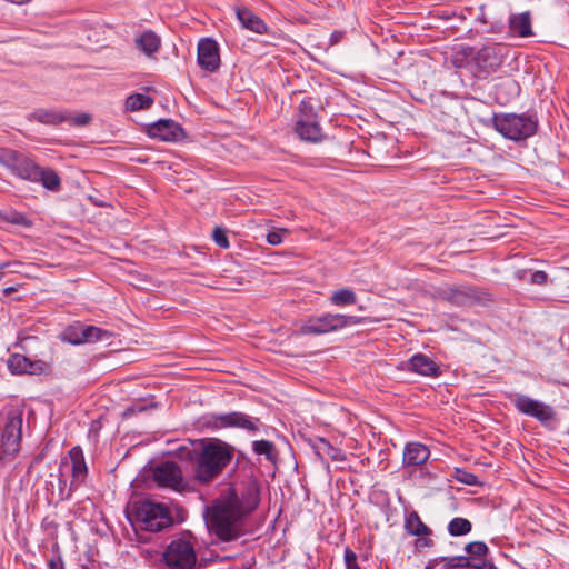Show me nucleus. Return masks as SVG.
<instances>
[{
    "instance_id": "nucleus-7",
    "label": "nucleus",
    "mask_w": 569,
    "mask_h": 569,
    "mask_svg": "<svg viewBox=\"0 0 569 569\" xmlns=\"http://www.w3.org/2000/svg\"><path fill=\"white\" fill-rule=\"evenodd\" d=\"M366 321V318L347 316L340 313H326L318 317H310L303 321L298 332L300 335H325L337 331L350 325H359Z\"/></svg>"
},
{
    "instance_id": "nucleus-8",
    "label": "nucleus",
    "mask_w": 569,
    "mask_h": 569,
    "mask_svg": "<svg viewBox=\"0 0 569 569\" xmlns=\"http://www.w3.org/2000/svg\"><path fill=\"white\" fill-rule=\"evenodd\" d=\"M509 49L502 43H487L472 56L478 79H486L490 73L496 72L503 63Z\"/></svg>"
},
{
    "instance_id": "nucleus-27",
    "label": "nucleus",
    "mask_w": 569,
    "mask_h": 569,
    "mask_svg": "<svg viewBox=\"0 0 569 569\" xmlns=\"http://www.w3.org/2000/svg\"><path fill=\"white\" fill-rule=\"evenodd\" d=\"M316 453L321 458H330L335 461H342L345 460V453L338 449L335 448L329 441L326 439H319L315 445Z\"/></svg>"
},
{
    "instance_id": "nucleus-26",
    "label": "nucleus",
    "mask_w": 569,
    "mask_h": 569,
    "mask_svg": "<svg viewBox=\"0 0 569 569\" xmlns=\"http://www.w3.org/2000/svg\"><path fill=\"white\" fill-rule=\"evenodd\" d=\"M154 102V99L144 93H131L127 97L124 108L127 111H138L149 109Z\"/></svg>"
},
{
    "instance_id": "nucleus-10",
    "label": "nucleus",
    "mask_w": 569,
    "mask_h": 569,
    "mask_svg": "<svg viewBox=\"0 0 569 569\" xmlns=\"http://www.w3.org/2000/svg\"><path fill=\"white\" fill-rule=\"evenodd\" d=\"M143 132L151 139L166 142L182 141L187 133L183 127L173 119H159L144 126Z\"/></svg>"
},
{
    "instance_id": "nucleus-24",
    "label": "nucleus",
    "mask_w": 569,
    "mask_h": 569,
    "mask_svg": "<svg viewBox=\"0 0 569 569\" xmlns=\"http://www.w3.org/2000/svg\"><path fill=\"white\" fill-rule=\"evenodd\" d=\"M520 83L515 79H506L496 84V99L500 104L520 96Z\"/></svg>"
},
{
    "instance_id": "nucleus-38",
    "label": "nucleus",
    "mask_w": 569,
    "mask_h": 569,
    "mask_svg": "<svg viewBox=\"0 0 569 569\" xmlns=\"http://www.w3.org/2000/svg\"><path fill=\"white\" fill-rule=\"evenodd\" d=\"M212 238L219 247H221L223 249L229 248V240H228L227 233L223 229H221L219 227L214 228V230L212 232Z\"/></svg>"
},
{
    "instance_id": "nucleus-31",
    "label": "nucleus",
    "mask_w": 569,
    "mask_h": 569,
    "mask_svg": "<svg viewBox=\"0 0 569 569\" xmlns=\"http://www.w3.org/2000/svg\"><path fill=\"white\" fill-rule=\"evenodd\" d=\"M357 300L356 293L348 288L335 291L330 297V302L335 306L353 305Z\"/></svg>"
},
{
    "instance_id": "nucleus-9",
    "label": "nucleus",
    "mask_w": 569,
    "mask_h": 569,
    "mask_svg": "<svg viewBox=\"0 0 569 569\" xmlns=\"http://www.w3.org/2000/svg\"><path fill=\"white\" fill-rule=\"evenodd\" d=\"M22 412H8L7 421L0 438V455L2 458L13 457L20 449L22 433Z\"/></svg>"
},
{
    "instance_id": "nucleus-39",
    "label": "nucleus",
    "mask_w": 569,
    "mask_h": 569,
    "mask_svg": "<svg viewBox=\"0 0 569 569\" xmlns=\"http://www.w3.org/2000/svg\"><path fill=\"white\" fill-rule=\"evenodd\" d=\"M283 233L288 234L289 231L287 229H280V230L270 231L267 234L268 243H270L272 246H278V244L282 243V241H283L282 234Z\"/></svg>"
},
{
    "instance_id": "nucleus-42",
    "label": "nucleus",
    "mask_w": 569,
    "mask_h": 569,
    "mask_svg": "<svg viewBox=\"0 0 569 569\" xmlns=\"http://www.w3.org/2000/svg\"><path fill=\"white\" fill-rule=\"evenodd\" d=\"M487 23V21L485 20ZM489 27L486 29L489 33H501L505 30V22L502 20H496L492 22H488Z\"/></svg>"
},
{
    "instance_id": "nucleus-18",
    "label": "nucleus",
    "mask_w": 569,
    "mask_h": 569,
    "mask_svg": "<svg viewBox=\"0 0 569 569\" xmlns=\"http://www.w3.org/2000/svg\"><path fill=\"white\" fill-rule=\"evenodd\" d=\"M431 108L433 116L446 123L456 121L458 114L463 109L461 102L456 97H443L435 102Z\"/></svg>"
},
{
    "instance_id": "nucleus-19",
    "label": "nucleus",
    "mask_w": 569,
    "mask_h": 569,
    "mask_svg": "<svg viewBox=\"0 0 569 569\" xmlns=\"http://www.w3.org/2000/svg\"><path fill=\"white\" fill-rule=\"evenodd\" d=\"M295 132L301 140L312 143L322 141L325 137L319 124V119L297 120L295 126Z\"/></svg>"
},
{
    "instance_id": "nucleus-44",
    "label": "nucleus",
    "mask_w": 569,
    "mask_h": 569,
    "mask_svg": "<svg viewBox=\"0 0 569 569\" xmlns=\"http://www.w3.org/2000/svg\"><path fill=\"white\" fill-rule=\"evenodd\" d=\"M548 276L543 271H536L530 277V282L533 284H543L547 282Z\"/></svg>"
},
{
    "instance_id": "nucleus-2",
    "label": "nucleus",
    "mask_w": 569,
    "mask_h": 569,
    "mask_svg": "<svg viewBox=\"0 0 569 569\" xmlns=\"http://www.w3.org/2000/svg\"><path fill=\"white\" fill-rule=\"evenodd\" d=\"M184 451L191 461L193 479L199 483H209L214 480L233 457L232 448L214 438L193 441L192 450L181 447V457Z\"/></svg>"
},
{
    "instance_id": "nucleus-37",
    "label": "nucleus",
    "mask_w": 569,
    "mask_h": 569,
    "mask_svg": "<svg viewBox=\"0 0 569 569\" xmlns=\"http://www.w3.org/2000/svg\"><path fill=\"white\" fill-rule=\"evenodd\" d=\"M465 550L470 555L481 557L488 552V547L482 541H473V542L467 543L465 547Z\"/></svg>"
},
{
    "instance_id": "nucleus-1",
    "label": "nucleus",
    "mask_w": 569,
    "mask_h": 569,
    "mask_svg": "<svg viewBox=\"0 0 569 569\" xmlns=\"http://www.w3.org/2000/svg\"><path fill=\"white\" fill-rule=\"evenodd\" d=\"M253 508L244 506L236 491L229 490L207 509V527L219 541H234L246 532L243 518Z\"/></svg>"
},
{
    "instance_id": "nucleus-28",
    "label": "nucleus",
    "mask_w": 569,
    "mask_h": 569,
    "mask_svg": "<svg viewBox=\"0 0 569 569\" xmlns=\"http://www.w3.org/2000/svg\"><path fill=\"white\" fill-rule=\"evenodd\" d=\"M405 528L412 536H427L430 529L421 521L417 512H411L405 521Z\"/></svg>"
},
{
    "instance_id": "nucleus-6",
    "label": "nucleus",
    "mask_w": 569,
    "mask_h": 569,
    "mask_svg": "<svg viewBox=\"0 0 569 569\" xmlns=\"http://www.w3.org/2000/svg\"><path fill=\"white\" fill-rule=\"evenodd\" d=\"M132 521L138 529L158 532L168 528L172 518L166 506L146 500L136 503Z\"/></svg>"
},
{
    "instance_id": "nucleus-33",
    "label": "nucleus",
    "mask_w": 569,
    "mask_h": 569,
    "mask_svg": "<svg viewBox=\"0 0 569 569\" xmlns=\"http://www.w3.org/2000/svg\"><path fill=\"white\" fill-rule=\"evenodd\" d=\"M445 562L446 569H457V568H470L476 569L475 566H481V561L471 562L465 556L451 557V558H442Z\"/></svg>"
},
{
    "instance_id": "nucleus-43",
    "label": "nucleus",
    "mask_w": 569,
    "mask_h": 569,
    "mask_svg": "<svg viewBox=\"0 0 569 569\" xmlns=\"http://www.w3.org/2000/svg\"><path fill=\"white\" fill-rule=\"evenodd\" d=\"M41 182L42 187L49 191H57L60 188V180H33Z\"/></svg>"
},
{
    "instance_id": "nucleus-36",
    "label": "nucleus",
    "mask_w": 569,
    "mask_h": 569,
    "mask_svg": "<svg viewBox=\"0 0 569 569\" xmlns=\"http://www.w3.org/2000/svg\"><path fill=\"white\" fill-rule=\"evenodd\" d=\"M92 121V116L87 112H80L76 116H70L66 122H69L70 126L73 127H84L88 126Z\"/></svg>"
},
{
    "instance_id": "nucleus-17",
    "label": "nucleus",
    "mask_w": 569,
    "mask_h": 569,
    "mask_svg": "<svg viewBox=\"0 0 569 569\" xmlns=\"http://www.w3.org/2000/svg\"><path fill=\"white\" fill-rule=\"evenodd\" d=\"M214 428L237 427L246 430L253 431L258 428V419L250 418L241 412H230L219 416H213Z\"/></svg>"
},
{
    "instance_id": "nucleus-40",
    "label": "nucleus",
    "mask_w": 569,
    "mask_h": 569,
    "mask_svg": "<svg viewBox=\"0 0 569 569\" xmlns=\"http://www.w3.org/2000/svg\"><path fill=\"white\" fill-rule=\"evenodd\" d=\"M456 479L458 481L469 485V486L477 483V477L473 473L467 472L465 470L457 469L456 470Z\"/></svg>"
},
{
    "instance_id": "nucleus-5",
    "label": "nucleus",
    "mask_w": 569,
    "mask_h": 569,
    "mask_svg": "<svg viewBox=\"0 0 569 569\" xmlns=\"http://www.w3.org/2000/svg\"><path fill=\"white\" fill-rule=\"evenodd\" d=\"M194 547V538L189 533L173 539L163 551L164 566L168 569H200Z\"/></svg>"
},
{
    "instance_id": "nucleus-14",
    "label": "nucleus",
    "mask_w": 569,
    "mask_h": 569,
    "mask_svg": "<svg viewBox=\"0 0 569 569\" xmlns=\"http://www.w3.org/2000/svg\"><path fill=\"white\" fill-rule=\"evenodd\" d=\"M61 473L71 471V486H79L87 477V465L84 462L83 452L79 447H73L69 451V456L61 461Z\"/></svg>"
},
{
    "instance_id": "nucleus-3",
    "label": "nucleus",
    "mask_w": 569,
    "mask_h": 569,
    "mask_svg": "<svg viewBox=\"0 0 569 569\" xmlns=\"http://www.w3.org/2000/svg\"><path fill=\"white\" fill-rule=\"evenodd\" d=\"M486 127H492L503 138L522 142L533 137L539 129L538 112L528 109L526 112H495L487 119H481Z\"/></svg>"
},
{
    "instance_id": "nucleus-16",
    "label": "nucleus",
    "mask_w": 569,
    "mask_h": 569,
    "mask_svg": "<svg viewBox=\"0 0 569 569\" xmlns=\"http://www.w3.org/2000/svg\"><path fill=\"white\" fill-rule=\"evenodd\" d=\"M236 17L243 29L258 34H269L270 28L266 21L254 13L250 8L244 6H237L234 8Z\"/></svg>"
},
{
    "instance_id": "nucleus-45",
    "label": "nucleus",
    "mask_w": 569,
    "mask_h": 569,
    "mask_svg": "<svg viewBox=\"0 0 569 569\" xmlns=\"http://www.w3.org/2000/svg\"><path fill=\"white\" fill-rule=\"evenodd\" d=\"M346 37V31L335 30L329 38V46L339 43Z\"/></svg>"
},
{
    "instance_id": "nucleus-4",
    "label": "nucleus",
    "mask_w": 569,
    "mask_h": 569,
    "mask_svg": "<svg viewBox=\"0 0 569 569\" xmlns=\"http://www.w3.org/2000/svg\"><path fill=\"white\" fill-rule=\"evenodd\" d=\"M0 163L17 178H59L49 167H41L27 153L11 149H0Z\"/></svg>"
},
{
    "instance_id": "nucleus-13",
    "label": "nucleus",
    "mask_w": 569,
    "mask_h": 569,
    "mask_svg": "<svg viewBox=\"0 0 569 569\" xmlns=\"http://www.w3.org/2000/svg\"><path fill=\"white\" fill-rule=\"evenodd\" d=\"M8 368L11 373L14 375H41L47 373L50 370V363L44 360L31 361L23 355L13 353L8 359Z\"/></svg>"
},
{
    "instance_id": "nucleus-15",
    "label": "nucleus",
    "mask_w": 569,
    "mask_h": 569,
    "mask_svg": "<svg viewBox=\"0 0 569 569\" xmlns=\"http://www.w3.org/2000/svg\"><path fill=\"white\" fill-rule=\"evenodd\" d=\"M153 479L160 487L179 490L182 487V472L174 462H163L153 470Z\"/></svg>"
},
{
    "instance_id": "nucleus-47",
    "label": "nucleus",
    "mask_w": 569,
    "mask_h": 569,
    "mask_svg": "<svg viewBox=\"0 0 569 569\" xmlns=\"http://www.w3.org/2000/svg\"><path fill=\"white\" fill-rule=\"evenodd\" d=\"M12 222H13V223H17V224H28L26 217L20 216V214H19V216H16V217L12 219Z\"/></svg>"
},
{
    "instance_id": "nucleus-12",
    "label": "nucleus",
    "mask_w": 569,
    "mask_h": 569,
    "mask_svg": "<svg viewBox=\"0 0 569 569\" xmlns=\"http://www.w3.org/2000/svg\"><path fill=\"white\" fill-rule=\"evenodd\" d=\"M512 402L521 413L535 417L540 422H549L556 417V413L550 406L528 396L515 395L512 397Z\"/></svg>"
},
{
    "instance_id": "nucleus-20",
    "label": "nucleus",
    "mask_w": 569,
    "mask_h": 569,
    "mask_svg": "<svg viewBox=\"0 0 569 569\" xmlns=\"http://www.w3.org/2000/svg\"><path fill=\"white\" fill-rule=\"evenodd\" d=\"M406 368L421 376L439 375V368L435 361L422 353L412 356L407 362Z\"/></svg>"
},
{
    "instance_id": "nucleus-34",
    "label": "nucleus",
    "mask_w": 569,
    "mask_h": 569,
    "mask_svg": "<svg viewBox=\"0 0 569 569\" xmlns=\"http://www.w3.org/2000/svg\"><path fill=\"white\" fill-rule=\"evenodd\" d=\"M451 536H462L471 530V522L465 518H453L448 526Z\"/></svg>"
},
{
    "instance_id": "nucleus-48",
    "label": "nucleus",
    "mask_w": 569,
    "mask_h": 569,
    "mask_svg": "<svg viewBox=\"0 0 569 569\" xmlns=\"http://www.w3.org/2000/svg\"><path fill=\"white\" fill-rule=\"evenodd\" d=\"M16 290H17V288H16V287H8V288H6V289L3 290V293H4V295H9V293H11V292H13V291H16Z\"/></svg>"
},
{
    "instance_id": "nucleus-23",
    "label": "nucleus",
    "mask_w": 569,
    "mask_h": 569,
    "mask_svg": "<svg viewBox=\"0 0 569 569\" xmlns=\"http://www.w3.org/2000/svg\"><path fill=\"white\" fill-rule=\"evenodd\" d=\"M430 451L428 447L419 442H410L403 450V465L419 466L428 460Z\"/></svg>"
},
{
    "instance_id": "nucleus-11",
    "label": "nucleus",
    "mask_w": 569,
    "mask_h": 569,
    "mask_svg": "<svg viewBox=\"0 0 569 569\" xmlns=\"http://www.w3.org/2000/svg\"><path fill=\"white\" fill-rule=\"evenodd\" d=\"M197 63L201 70L214 73L219 70L220 48L216 39L211 37L201 38L197 47Z\"/></svg>"
},
{
    "instance_id": "nucleus-30",
    "label": "nucleus",
    "mask_w": 569,
    "mask_h": 569,
    "mask_svg": "<svg viewBox=\"0 0 569 569\" xmlns=\"http://www.w3.org/2000/svg\"><path fill=\"white\" fill-rule=\"evenodd\" d=\"M312 100L313 99L311 97H307L300 101L298 108V120L319 119L318 112L316 110L315 104L312 103Z\"/></svg>"
},
{
    "instance_id": "nucleus-49",
    "label": "nucleus",
    "mask_w": 569,
    "mask_h": 569,
    "mask_svg": "<svg viewBox=\"0 0 569 569\" xmlns=\"http://www.w3.org/2000/svg\"><path fill=\"white\" fill-rule=\"evenodd\" d=\"M423 546H430L431 545V540L430 539H423V540H420Z\"/></svg>"
},
{
    "instance_id": "nucleus-35",
    "label": "nucleus",
    "mask_w": 569,
    "mask_h": 569,
    "mask_svg": "<svg viewBox=\"0 0 569 569\" xmlns=\"http://www.w3.org/2000/svg\"><path fill=\"white\" fill-rule=\"evenodd\" d=\"M63 340L72 343V345H80V343H82V339H81V325L69 327L63 332Z\"/></svg>"
},
{
    "instance_id": "nucleus-29",
    "label": "nucleus",
    "mask_w": 569,
    "mask_h": 569,
    "mask_svg": "<svg viewBox=\"0 0 569 569\" xmlns=\"http://www.w3.org/2000/svg\"><path fill=\"white\" fill-rule=\"evenodd\" d=\"M111 337V333L102 330L94 326H82L81 325V339L82 343L96 342L100 340H108Z\"/></svg>"
},
{
    "instance_id": "nucleus-41",
    "label": "nucleus",
    "mask_w": 569,
    "mask_h": 569,
    "mask_svg": "<svg viewBox=\"0 0 569 569\" xmlns=\"http://www.w3.org/2000/svg\"><path fill=\"white\" fill-rule=\"evenodd\" d=\"M345 565L346 569H361L358 563L357 555L349 548L345 550Z\"/></svg>"
},
{
    "instance_id": "nucleus-51",
    "label": "nucleus",
    "mask_w": 569,
    "mask_h": 569,
    "mask_svg": "<svg viewBox=\"0 0 569 569\" xmlns=\"http://www.w3.org/2000/svg\"><path fill=\"white\" fill-rule=\"evenodd\" d=\"M301 92H302V90H293L292 94H297V93H301Z\"/></svg>"
},
{
    "instance_id": "nucleus-46",
    "label": "nucleus",
    "mask_w": 569,
    "mask_h": 569,
    "mask_svg": "<svg viewBox=\"0 0 569 569\" xmlns=\"http://www.w3.org/2000/svg\"><path fill=\"white\" fill-rule=\"evenodd\" d=\"M476 569H497L491 562L481 560V566H475Z\"/></svg>"
},
{
    "instance_id": "nucleus-21",
    "label": "nucleus",
    "mask_w": 569,
    "mask_h": 569,
    "mask_svg": "<svg viewBox=\"0 0 569 569\" xmlns=\"http://www.w3.org/2000/svg\"><path fill=\"white\" fill-rule=\"evenodd\" d=\"M508 27L511 32L520 38H529L535 34L531 26L530 11L511 14L508 19Z\"/></svg>"
},
{
    "instance_id": "nucleus-50",
    "label": "nucleus",
    "mask_w": 569,
    "mask_h": 569,
    "mask_svg": "<svg viewBox=\"0 0 569 569\" xmlns=\"http://www.w3.org/2000/svg\"><path fill=\"white\" fill-rule=\"evenodd\" d=\"M229 569H250L248 566L239 567V568H229Z\"/></svg>"
},
{
    "instance_id": "nucleus-22",
    "label": "nucleus",
    "mask_w": 569,
    "mask_h": 569,
    "mask_svg": "<svg viewBox=\"0 0 569 569\" xmlns=\"http://www.w3.org/2000/svg\"><path fill=\"white\" fill-rule=\"evenodd\" d=\"M29 119L43 124L59 126L69 119V111L39 108L30 114Z\"/></svg>"
},
{
    "instance_id": "nucleus-32",
    "label": "nucleus",
    "mask_w": 569,
    "mask_h": 569,
    "mask_svg": "<svg viewBox=\"0 0 569 569\" xmlns=\"http://www.w3.org/2000/svg\"><path fill=\"white\" fill-rule=\"evenodd\" d=\"M252 449L257 455L264 456L269 461L274 462L277 452L272 442L268 440H258L252 443Z\"/></svg>"
},
{
    "instance_id": "nucleus-25",
    "label": "nucleus",
    "mask_w": 569,
    "mask_h": 569,
    "mask_svg": "<svg viewBox=\"0 0 569 569\" xmlns=\"http://www.w3.org/2000/svg\"><path fill=\"white\" fill-rule=\"evenodd\" d=\"M137 49L142 51L146 56L156 53L161 44L160 37L152 30L143 31L134 40Z\"/></svg>"
}]
</instances>
